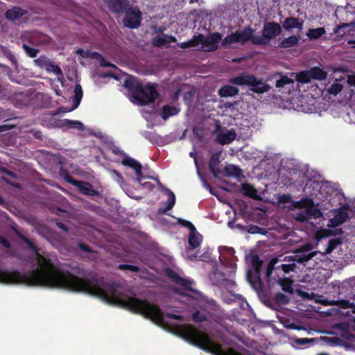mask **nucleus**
Instances as JSON below:
<instances>
[{
	"label": "nucleus",
	"instance_id": "f257e3e1",
	"mask_svg": "<svg viewBox=\"0 0 355 355\" xmlns=\"http://www.w3.org/2000/svg\"><path fill=\"white\" fill-rule=\"evenodd\" d=\"M19 237L35 253L38 267L24 274L17 270L0 269V283L21 284L30 286H46L86 293L134 313L140 314L157 324L164 322V313L157 305L135 296L119 297L116 283L106 281L96 272L86 270L80 265L72 268L73 272L62 271L50 259L41 254L37 247L28 238L21 234H19Z\"/></svg>",
	"mask_w": 355,
	"mask_h": 355
},
{
	"label": "nucleus",
	"instance_id": "f03ea898",
	"mask_svg": "<svg viewBox=\"0 0 355 355\" xmlns=\"http://www.w3.org/2000/svg\"><path fill=\"white\" fill-rule=\"evenodd\" d=\"M123 86L131 94L132 101L139 105H146L153 103L159 97V93L155 85L148 83L146 85H143L134 76H130L126 78Z\"/></svg>",
	"mask_w": 355,
	"mask_h": 355
},
{
	"label": "nucleus",
	"instance_id": "7ed1b4c3",
	"mask_svg": "<svg viewBox=\"0 0 355 355\" xmlns=\"http://www.w3.org/2000/svg\"><path fill=\"white\" fill-rule=\"evenodd\" d=\"M229 81L236 85L249 86L250 91L259 94L268 92L270 89V86L264 83L261 78H257L254 75L245 72L230 78Z\"/></svg>",
	"mask_w": 355,
	"mask_h": 355
},
{
	"label": "nucleus",
	"instance_id": "20e7f679",
	"mask_svg": "<svg viewBox=\"0 0 355 355\" xmlns=\"http://www.w3.org/2000/svg\"><path fill=\"white\" fill-rule=\"evenodd\" d=\"M282 33V26L275 21L266 22L262 29V35L254 38L256 45H267L271 40L276 38Z\"/></svg>",
	"mask_w": 355,
	"mask_h": 355
},
{
	"label": "nucleus",
	"instance_id": "39448f33",
	"mask_svg": "<svg viewBox=\"0 0 355 355\" xmlns=\"http://www.w3.org/2000/svg\"><path fill=\"white\" fill-rule=\"evenodd\" d=\"M339 295H343L345 299L342 300H325L324 304L327 305H336L338 308L340 309H353L354 302H350L347 299H354L355 297V289L348 286L347 287L346 286H342L341 287H339Z\"/></svg>",
	"mask_w": 355,
	"mask_h": 355
},
{
	"label": "nucleus",
	"instance_id": "423d86ee",
	"mask_svg": "<svg viewBox=\"0 0 355 355\" xmlns=\"http://www.w3.org/2000/svg\"><path fill=\"white\" fill-rule=\"evenodd\" d=\"M327 77V72L319 67H311L309 70L301 71L296 74V81L306 84L313 80H324Z\"/></svg>",
	"mask_w": 355,
	"mask_h": 355
},
{
	"label": "nucleus",
	"instance_id": "0eeeda50",
	"mask_svg": "<svg viewBox=\"0 0 355 355\" xmlns=\"http://www.w3.org/2000/svg\"><path fill=\"white\" fill-rule=\"evenodd\" d=\"M125 17L123 19V25L129 28H138L141 26L142 14L138 7H127L123 12Z\"/></svg>",
	"mask_w": 355,
	"mask_h": 355
},
{
	"label": "nucleus",
	"instance_id": "6e6552de",
	"mask_svg": "<svg viewBox=\"0 0 355 355\" xmlns=\"http://www.w3.org/2000/svg\"><path fill=\"white\" fill-rule=\"evenodd\" d=\"M34 63L36 66L44 69L48 72H53L56 75L62 76L61 68L58 65L55 64L46 56H40L38 58L34 60Z\"/></svg>",
	"mask_w": 355,
	"mask_h": 355
},
{
	"label": "nucleus",
	"instance_id": "1a4fd4ad",
	"mask_svg": "<svg viewBox=\"0 0 355 355\" xmlns=\"http://www.w3.org/2000/svg\"><path fill=\"white\" fill-rule=\"evenodd\" d=\"M66 180L71 184L78 188L79 191L86 196H94L97 195L98 192L93 189L92 185L87 182L77 180L71 176H68Z\"/></svg>",
	"mask_w": 355,
	"mask_h": 355
},
{
	"label": "nucleus",
	"instance_id": "9d476101",
	"mask_svg": "<svg viewBox=\"0 0 355 355\" xmlns=\"http://www.w3.org/2000/svg\"><path fill=\"white\" fill-rule=\"evenodd\" d=\"M222 34L218 32L209 33L207 37L204 36V51L207 52L216 51L218 49V44L222 40Z\"/></svg>",
	"mask_w": 355,
	"mask_h": 355
},
{
	"label": "nucleus",
	"instance_id": "9b49d317",
	"mask_svg": "<svg viewBox=\"0 0 355 355\" xmlns=\"http://www.w3.org/2000/svg\"><path fill=\"white\" fill-rule=\"evenodd\" d=\"M311 249V245H306L304 247L299 249L296 254L292 256L291 259L294 261H297L300 263H304L312 259L318 253V251H313L309 253H306Z\"/></svg>",
	"mask_w": 355,
	"mask_h": 355
},
{
	"label": "nucleus",
	"instance_id": "f8f14e48",
	"mask_svg": "<svg viewBox=\"0 0 355 355\" xmlns=\"http://www.w3.org/2000/svg\"><path fill=\"white\" fill-rule=\"evenodd\" d=\"M109 10L116 14H123L130 3L128 0H103Z\"/></svg>",
	"mask_w": 355,
	"mask_h": 355
},
{
	"label": "nucleus",
	"instance_id": "ddd939ff",
	"mask_svg": "<svg viewBox=\"0 0 355 355\" xmlns=\"http://www.w3.org/2000/svg\"><path fill=\"white\" fill-rule=\"evenodd\" d=\"M123 157L122 164L132 168L135 171L137 180L141 182L145 178L142 173V165L136 159L126 155V154Z\"/></svg>",
	"mask_w": 355,
	"mask_h": 355
},
{
	"label": "nucleus",
	"instance_id": "4468645a",
	"mask_svg": "<svg viewBox=\"0 0 355 355\" xmlns=\"http://www.w3.org/2000/svg\"><path fill=\"white\" fill-rule=\"evenodd\" d=\"M255 30L251 28L250 26L244 28L242 31H237L235 32L238 43L245 44L248 41L256 45L254 42V38L257 37V35H254Z\"/></svg>",
	"mask_w": 355,
	"mask_h": 355
},
{
	"label": "nucleus",
	"instance_id": "2eb2a0df",
	"mask_svg": "<svg viewBox=\"0 0 355 355\" xmlns=\"http://www.w3.org/2000/svg\"><path fill=\"white\" fill-rule=\"evenodd\" d=\"M27 10L19 6H14L7 10L4 13L5 18L10 21H15L27 14Z\"/></svg>",
	"mask_w": 355,
	"mask_h": 355
},
{
	"label": "nucleus",
	"instance_id": "dca6fc26",
	"mask_svg": "<svg viewBox=\"0 0 355 355\" xmlns=\"http://www.w3.org/2000/svg\"><path fill=\"white\" fill-rule=\"evenodd\" d=\"M349 218V214L345 208H340L338 210L334 218L329 219V226L336 227L343 224Z\"/></svg>",
	"mask_w": 355,
	"mask_h": 355
},
{
	"label": "nucleus",
	"instance_id": "f3484780",
	"mask_svg": "<svg viewBox=\"0 0 355 355\" xmlns=\"http://www.w3.org/2000/svg\"><path fill=\"white\" fill-rule=\"evenodd\" d=\"M221 155V152H218L214 153L209 159V169L211 173L213 174L214 178H218V175L221 173V170L219 168L218 165L220 162V158Z\"/></svg>",
	"mask_w": 355,
	"mask_h": 355
},
{
	"label": "nucleus",
	"instance_id": "a211bd4d",
	"mask_svg": "<svg viewBox=\"0 0 355 355\" xmlns=\"http://www.w3.org/2000/svg\"><path fill=\"white\" fill-rule=\"evenodd\" d=\"M302 26L303 21L293 17H287L282 24V27L286 31H290L293 28L302 30Z\"/></svg>",
	"mask_w": 355,
	"mask_h": 355
},
{
	"label": "nucleus",
	"instance_id": "6ab92c4d",
	"mask_svg": "<svg viewBox=\"0 0 355 355\" xmlns=\"http://www.w3.org/2000/svg\"><path fill=\"white\" fill-rule=\"evenodd\" d=\"M236 132L234 130H229L225 132H220L217 135V141L221 145L229 144L236 138Z\"/></svg>",
	"mask_w": 355,
	"mask_h": 355
},
{
	"label": "nucleus",
	"instance_id": "aec40b11",
	"mask_svg": "<svg viewBox=\"0 0 355 355\" xmlns=\"http://www.w3.org/2000/svg\"><path fill=\"white\" fill-rule=\"evenodd\" d=\"M163 189L165 191L166 193L167 194L168 199L166 202V206L164 207H160L158 209V213L159 214H166L168 211L172 209L173 206L175 204V196L174 193L170 190L168 188H163Z\"/></svg>",
	"mask_w": 355,
	"mask_h": 355
},
{
	"label": "nucleus",
	"instance_id": "412c9836",
	"mask_svg": "<svg viewBox=\"0 0 355 355\" xmlns=\"http://www.w3.org/2000/svg\"><path fill=\"white\" fill-rule=\"evenodd\" d=\"M176 38L173 35H157L153 40V45L156 47H160L166 44H170L172 42H175Z\"/></svg>",
	"mask_w": 355,
	"mask_h": 355
},
{
	"label": "nucleus",
	"instance_id": "4be33fe9",
	"mask_svg": "<svg viewBox=\"0 0 355 355\" xmlns=\"http://www.w3.org/2000/svg\"><path fill=\"white\" fill-rule=\"evenodd\" d=\"M193 284V281L191 279L181 277L176 284L180 286L184 291L191 292L196 296H198L200 295V292L192 288Z\"/></svg>",
	"mask_w": 355,
	"mask_h": 355
},
{
	"label": "nucleus",
	"instance_id": "5701e85b",
	"mask_svg": "<svg viewBox=\"0 0 355 355\" xmlns=\"http://www.w3.org/2000/svg\"><path fill=\"white\" fill-rule=\"evenodd\" d=\"M239 92V89L232 85H224L218 90V95L220 97H232L236 96Z\"/></svg>",
	"mask_w": 355,
	"mask_h": 355
},
{
	"label": "nucleus",
	"instance_id": "b1692460",
	"mask_svg": "<svg viewBox=\"0 0 355 355\" xmlns=\"http://www.w3.org/2000/svg\"><path fill=\"white\" fill-rule=\"evenodd\" d=\"M343 243V238L336 237L329 239L327 247L325 249L323 255L331 254L334 250L338 248Z\"/></svg>",
	"mask_w": 355,
	"mask_h": 355
},
{
	"label": "nucleus",
	"instance_id": "393cba45",
	"mask_svg": "<svg viewBox=\"0 0 355 355\" xmlns=\"http://www.w3.org/2000/svg\"><path fill=\"white\" fill-rule=\"evenodd\" d=\"M202 235L199 234L197 230L190 232L188 242L189 245L192 249L197 248L201 243Z\"/></svg>",
	"mask_w": 355,
	"mask_h": 355
},
{
	"label": "nucleus",
	"instance_id": "a878e982",
	"mask_svg": "<svg viewBox=\"0 0 355 355\" xmlns=\"http://www.w3.org/2000/svg\"><path fill=\"white\" fill-rule=\"evenodd\" d=\"M300 38L295 35H291L287 38H284L279 43V47L282 49H287L294 47L299 43Z\"/></svg>",
	"mask_w": 355,
	"mask_h": 355
},
{
	"label": "nucleus",
	"instance_id": "bb28decb",
	"mask_svg": "<svg viewBox=\"0 0 355 355\" xmlns=\"http://www.w3.org/2000/svg\"><path fill=\"white\" fill-rule=\"evenodd\" d=\"M250 263L255 273L259 277L262 271L263 261L260 259L259 255L252 254L250 255Z\"/></svg>",
	"mask_w": 355,
	"mask_h": 355
},
{
	"label": "nucleus",
	"instance_id": "cd10ccee",
	"mask_svg": "<svg viewBox=\"0 0 355 355\" xmlns=\"http://www.w3.org/2000/svg\"><path fill=\"white\" fill-rule=\"evenodd\" d=\"M224 172L226 176L227 177H234V178H240L243 171L238 166L234 165H227L224 168Z\"/></svg>",
	"mask_w": 355,
	"mask_h": 355
},
{
	"label": "nucleus",
	"instance_id": "c85d7f7f",
	"mask_svg": "<svg viewBox=\"0 0 355 355\" xmlns=\"http://www.w3.org/2000/svg\"><path fill=\"white\" fill-rule=\"evenodd\" d=\"M27 37L31 42L40 44L45 42L46 36L37 31H33L27 33Z\"/></svg>",
	"mask_w": 355,
	"mask_h": 355
},
{
	"label": "nucleus",
	"instance_id": "c756f323",
	"mask_svg": "<svg viewBox=\"0 0 355 355\" xmlns=\"http://www.w3.org/2000/svg\"><path fill=\"white\" fill-rule=\"evenodd\" d=\"M83 96V89L80 85L77 84L74 88V96L73 98V110L76 109L82 100Z\"/></svg>",
	"mask_w": 355,
	"mask_h": 355
},
{
	"label": "nucleus",
	"instance_id": "7c9ffc66",
	"mask_svg": "<svg viewBox=\"0 0 355 355\" xmlns=\"http://www.w3.org/2000/svg\"><path fill=\"white\" fill-rule=\"evenodd\" d=\"M325 33L326 30L324 27L309 28L306 32V35L311 40H318L324 34H325Z\"/></svg>",
	"mask_w": 355,
	"mask_h": 355
},
{
	"label": "nucleus",
	"instance_id": "2f4dec72",
	"mask_svg": "<svg viewBox=\"0 0 355 355\" xmlns=\"http://www.w3.org/2000/svg\"><path fill=\"white\" fill-rule=\"evenodd\" d=\"M177 113L178 111L175 107L166 105L162 107V117L164 120H166L170 116L175 115Z\"/></svg>",
	"mask_w": 355,
	"mask_h": 355
},
{
	"label": "nucleus",
	"instance_id": "473e14b6",
	"mask_svg": "<svg viewBox=\"0 0 355 355\" xmlns=\"http://www.w3.org/2000/svg\"><path fill=\"white\" fill-rule=\"evenodd\" d=\"M242 190L245 196L252 198H256L257 196V189L252 185L245 184L242 185Z\"/></svg>",
	"mask_w": 355,
	"mask_h": 355
},
{
	"label": "nucleus",
	"instance_id": "72a5a7b5",
	"mask_svg": "<svg viewBox=\"0 0 355 355\" xmlns=\"http://www.w3.org/2000/svg\"><path fill=\"white\" fill-rule=\"evenodd\" d=\"M222 41V46L225 49H228L230 47L232 44L238 43L236 35L235 33H232L231 34L227 35Z\"/></svg>",
	"mask_w": 355,
	"mask_h": 355
},
{
	"label": "nucleus",
	"instance_id": "f704fd0d",
	"mask_svg": "<svg viewBox=\"0 0 355 355\" xmlns=\"http://www.w3.org/2000/svg\"><path fill=\"white\" fill-rule=\"evenodd\" d=\"M62 125L67 126L69 128H75L79 130H82L84 128L83 124L80 121H73L67 119L62 121Z\"/></svg>",
	"mask_w": 355,
	"mask_h": 355
},
{
	"label": "nucleus",
	"instance_id": "c9c22d12",
	"mask_svg": "<svg viewBox=\"0 0 355 355\" xmlns=\"http://www.w3.org/2000/svg\"><path fill=\"white\" fill-rule=\"evenodd\" d=\"M279 284L282 287V289L284 291L289 293H293V286H292L293 282L291 279H287V278L281 279V280H279Z\"/></svg>",
	"mask_w": 355,
	"mask_h": 355
},
{
	"label": "nucleus",
	"instance_id": "e433bc0d",
	"mask_svg": "<svg viewBox=\"0 0 355 355\" xmlns=\"http://www.w3.org/2000/svg\"><path fill=\"white\" fill-rule=\"evenodd\" d=\"M275 302L279 305H286L289 302L288 297L284 293H277L274 297Z\"/></svg>",
	"mask_w": 355,
	"mask_h": 355
},
{
	"label": "nucleus",
	"instance_id": "4c0bfd02",
	"mask_svg": "<svg viewBox=\"0 0 355 355\" xmlns=\"http://www.w3.org/2000/svg\"><path fill=\"white\" fill-rule=\"evenodd\" d=\"M292 83H293V80L287 76H281V78L276 80L275 86L277 88H281Z\"/></svg>",
	"mask_w": 355,
	"mask_h": 355
},
{
	"label": "nucleus",
	"instance_id": "58836bf2",
	"mask_svg": "<svg viewBox=\"0 0 355 355\" xmlns=\"http://www.w3.org/2000/svg\"><path fill=\"white\" fill-rule=\"evenodd\" d=\"M349 25L348 24H342L340 25L336 26L334 28V33L343 36L349 31Z\"/></svg>",
	"mask_w": 355,
	"mask_h": 355
},
{
	"label": "nucleus",
	"instance_id": "ea45409f",
	"mask_svg": "<svg viewBox=\"0 0 355 355\" xmlns=\"http://www.w3.org/2000/svg\"><path fill=\"white\" fill-rule=\"evenodd\" d=\"M192 320L195 322H201L207 321L208 318L205 313L200 312V311H196L192 314Z\"/></svg>",
	"mask_w": 355,
	"mask_h": 355
},
{
	"label": "nucleus",
	"instance_id": "a19ab883",
	"mask_svg": "<svg viewBox=\"0 0 355 355\" xmlns=\"http://www.w3.org/2000/svg\"><path fill=\"white\" fill-rule=\"evenodd\" d=\"M203 42H204V35L202 33H199L197 35H194L191 40H190V44L191 47H196L200 44H201L203 46Z\"/></svg>",
	"mask_w": 355,
	"mask_h": 355
},
{
	"label": "nucleus",
	"instance_id": "79ce46f5",
	"mask_svg": "<svg viewBox=\"0 0 355 355\" xmlns=\"http://www.w3.org/2000/svg\"><path fill=\"white\" fill-rule=\"evenodd\" d=\"M166 275L168 277H169L173 282L177 284V282L180 279L181 277L173 269L167 268L165 271Z\"/></svg>",
	"mask_w": 355,
	"mask_h": 355
},
{
	"label": "nucleus",
	"instance_id": "37998d69",
	"mask_svg": "<svg viewBox=\"0 0 355 355\" xmlns=\"http://www.w3.org/2000/svg\"><path fill=\"white\" fill-rule=\"evenodd\" d=\"M306 212L308 214L309 218L311 216L314 218H319L322 215L321 211L318 208L315 207V205H312L308 210L306 211Z\"/></svg>",
	"mask_w": 355,
	"mask_h": 355
},
{
	"label": "nucleus",
	"instance_id": "c03bdc74",
	"mask_svg": "<svg viewBox=\"0 0 355 355\" xmlns=\"http://www.w3.org/2000/svg\"><path fill=\"white\" fill-rule=\"evenodd\" d=\"M24 50L25 51L26 53L30 57V58H35L39 53V50L33 47L29 46L27 44H24L22 46Z\"/></svg>",
	"mask_w": 355,
	"mask_h": 355
},
{
	"label": "nucleus",
	"instance_id": "a18cd8bd",
	"mask_svg": "<svg viewBox=\"0 0 355 355\" xmlns=\"http://www.w3.org/2000/svg\"><path fill=\"white\" fill-rule=\"evenodd\" d=\"M248 232L252 234H260L262 235H265L266 234V230L265 229L260 227L257 225H253L249 226Z\"/></svg>",
	"mask_w": 355,
	"mask_h": 355
},
{
	"label": "nucleus",
	"instance_id": "49530a36",
	"mask_svg": "<svg viewBox=\"0 0 355 355\" xmlns=\"http://www.w3.org/2000/svg\"><path fill=\"white\" fill-rule=\"evenodd\" d=\"M2 53L13 64H17V59L13 53L9 49L3 47L2 49Z\"/></svg>",
	"mask_w": 355,
	"mask_h": 355
},
{
	"label": "nucleus",
	"instance_id": "de8ad7c7",
	"mask_svg": "<svg viewBox=\"0 0 355 355\" xmlns=\"http://www.w3.org/2000/svg\"><path fill=\"white\" fill-rule=\"evenodd\" d=\"M177 223L184 227L188 228L190 230V232L196 231L195 226L189 220L182 218H177Z\"/></svg>",
	"mask_w": 355,
	"mask_h": 355
},
{
	"label": "nucleus",
	"instance_id": "09e8293b",
	"mask_svg": "<svg viewBox=\"0 0 355 355\" xmlns=\"http://www.w3.org/2000/svg\"><path fill=\"white\" fill-rule=\"evenodd\" d=\"M118 269L121 270H130L134 272H138L140 270L139 267L134 265H130V264H119L117 267Z\"/></svg>",
	"mask_w": 355,
	"mask_h": 355
},
{
	"label": "nucleus",
	"instance_id": "8fccbe9b",
	"mask_svg": "<svg viewBox=\"0 0 355 355\" xmlns=\"http://www.w3.org/2000/svg\"><path fill=\"white\" fill-rule=\"evenodd\" d=\"M296 267L297 266H296V264L295 263H283L281 266L282 270L285 273H288V272H290L291 271H294L295 269L296 268Z\"/></svg>",
	"mask_w": 355,
	"mask_h": 355
},
{
	"label": "nucleus",
	"instance_id": "3c124183",
	"mask_svg": "<svg viewBox=\"0 0 355 355\" xmlns=\"http://www.w3.org/2000/svg\"><path fill=\"white\" fill-rule=\"evenodd\" d=\"M343 89V86L340 83H334L333 84L330 89H329V92L331 94H334V95H336L338 94L339 92H340Z\"/></svg>",
	"mask_w": 355,
	"mask_h": 355
},
{
	"label": "nucleus",
	"instance_id": "603ef678",
	"mask_svg": "<svg viewBox=\"0 0 355 355\" xmlns=\"http://www.w3.org/2000/svg\"><path fill=\"white\" fill-rule=\"evenodd\" d=\"M302 209H305V211L308 210L312 205H314L313 199L304 198L302 199Z\"/></svg>",
	"mask_w": 355,
	"mask_h": 355
},
{
	"label": "nucleus",
	"instance_id": "864d4df0",
	"mask_svg": "<svg viewBox=\"0 0 355 355\" xmlns=\"http://www.w3.org/2000/svg\"><path fill=\"white\" fill-rule=\"evenodd\" d=\"M78 247L80 250H81L82 251L85 252H94L91 247H89L87 244L82 243V242L78 243Z\"/></svg>",
	"mask_w": 355,
	"mask_h": 355
},
{
	"label": "nucleus",
	"instance_id": "5fc2aeb1",
	"mask_svg": "<svg viewBox=\"0 0 355 355\" xmlns=\"http://www.w3.org/2000/svg\"><path fill=\"white\" fill-rule=\"evenodd\" d=\"M0 171L2 172L3 173H5L7 175H9L10 177H11L13 179H16L17 178V175L15 173L7 169L6 168L1 167Z\"/></svg>",
	"mask_w": 355,
	"mask_h": 355
},
{
	"label": "nucleus",
	"instance_id": "6e6d98bb",
	"mask_svg": "<svg viewBox=\"0 0 355 355\" xmlns=\"http://www.w3.org/2000/svg\"><path fill=\"white\" fill-rule=\"evenodd\" d=\"M110 149L112 153L116 155L123 157L125 155V153L116 146H113Z\"/></svg>",
	"mask_w": 355,
	"mask_h": 355
},
{
	"label": "nucleus",
	"instance_id": "4d7b16f0",
	"mask_svg": "<svg viewBox=\"0 0 355 355\" xmlns=\"http://www.w3.org/2000/svg\"><path fill=\"white\" fill-rule=\"evenodd\" d=\"M111 173L113 175H115V176H116L115 180L117 182L122 183L123 182V180H124L123 178L118 171L113 169L111 171Z\"/></svg>",
	"mask_w": 355,
	"mask_h": 355
},
{
	"label": "nucleus",
	"instance_id": "13d9d810",
	"mask_svg": "<svg viewBox=\"0 0 355 355\" xmlns=\"http://www.w3.org/2000/svg\"><path fill=\"white\" fill-rule=\"evenodd\" d=\"M166 317L170 319H173L176 320L182 321L184 320V317L182 315H176L174 313H168L166 315Z\"/></svg>",
	"mask_w": 355,
	"mask_h": 355
},
{
	"label": "nucleus",
	"instance_id": "bf43d9fd",
	"mask_svg": "<svg viewBox=\"0 0 355 355\" xmlns=\"http://www.w3.org/2000/svg\"><path fill=\"white\" fill-rule=\"evenodd\" d=\"M99 56H101V59L100 61L101 66L104 67H114V65L110 62L107 61L105 58H103L100 54L98 53Z\"/></svg>",
	"mask_w": 355,
	"mask_h": 355
},
{
	"label": "nucleus",
	"instance_id": "052dcab7",
	"mask_svg": "<svg viewBox=\"0 0 355 355\" xmlns=\"http://www.w3.org/2000/svg\"><path fill=\"white\" fill-rule=\"evenodd\" d=\"M139 182L142 186V187L148 189V191L153 190L155 187L154 184L150 182H142V180H141V182Z\"/></svg>",
	"mask_w": 355,
	"mask_h": 355
},
{
	"label": "nucleus",
	"instance_id": "680f3d73",
	"mask_svg": "<svg viewBox=\"0 0 355 355\" xmlns=\"http://www.w3.org/2000/svg\"><path fill=\"white\" fill-rule=\"evenodd\" d=\"M279 202L282 203H288L291 200V196L289 194H283L279 197Z\"/></svg>",
	"mask_w": 355,
	"mask_h": 355
},
{
	"label": "nucleus",
	"instance_id": "e2e57ef3",
	"mask_svg": "<svg viewBox=\"0 0 355 355\" xmlns=\"http://www.w3.org/2000/svg\"><path fill=\"white\" fill-rule=\"evenodd\" d=\"M0 243L6 248L11 247L10 241L3 236H0Z\"/></svg>",
	"mask_w": 355,
	"mask_h": 355
},
{
	"label": "nucleus",
	"instance_id": "0e129e2a",
	"mask_svg": "<svg viewBox=\"0 0 355 355\" xmlns=\"http://www.w3.org/2000/svg\"><path fill=\"white\" fill-rule=\"evenodd\" d=\"M309 219L308 214L305 211L304 212H300L297 215V220L299 221H305Z\"/></svg>",
	"mask_w": 355,
	"mask_h": 355
},
{
	"label": "nucleus",
	"instance_id": "69168bd1",
	"mask_svg": "<svg viewBox=\"0 0 355 355\" xmlns=\"http://www.w3.org/2000/svg\"><path fill=\"white\" fill-rule=\"evenodd\" d=\"M15 128V125L3 124L0 125V133L10 130Z\"/></svg>",
	"mask_w": 355,
	"mask_h": 355
},
{
	"label": "nucleus",
	"instance_id": "338daca9",
	"mask_svg": "<svg viewBox=\"0 0 355 355\" xmlns=\"http://www.w3.org/2000/svg\"><path fill=\"white\" fill-rule=\"evenodd\" d=\"M236 284L234 281L230 279H227L225 281V287L227 289H232L235 286Z\"/></svg>",
	"mask_w": 355,
	"mask_h": 355
},
{
	"label": "nucleus",
	"instance_id": "774afa93",
	"mask_svg": "<svg viewBox=\"0 0 355 355\" xmlns=\"http://www.w3.org/2000/svg\"><path fill=\"white\" fill-rule=\"evenodd\" d=\"M347 83L349 85L355 87V75L349 76Z\"/></svg>",
	"mask_w": 355,
	"mask_h": 355
}]
</instances>
